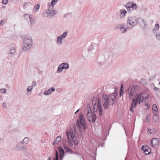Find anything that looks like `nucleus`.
<instances>
[{"label": "nucleus", "mask_w": 160, "mask_h": 160, "mask_svg": "<svg viewBox=\"0 0 160 160\" xmlns=\"http://www.w3.org/2000/svg\"><path fill=\"white\" fill-rule=\"evenodd\" d=\"M148 97V95L146 93L143 92L137 95L132 100V105L131 107L130 111L133 112V109L137 105L142 102L145 100L147 99Z\"/></svg>", "instance_id": "f257e3e1"}, {"label": "nucleus", "mask_w": 160, "mask_h": 160, "mask_svg": "<svg viewBox=\"0 0 160 160\" xmlns=\"http://www.w3.org/2000/svg\"><path fill=\"white\" fill-rule=\"evenodd\" d=\"M116 99V94L115 93L107 96L103 94L102 95V101L103 105L104 108L107 109L108 108L109 104L113 105L115 102Z\"/></svg>", "instance_id": "f03ea898"}, {"label": "nucleus", "mask_w": 160, "mask_h": 160, "mask_svg": "<svg viewBox=\"0 0 160 160\" xmlns=\"http://www.w3.org/2000/svg\"><path fill=\"white\" fill-rule=\"evenodd\" d=\"M84 117L82 115H80L79 119H78L76 123L74 124L73 127L75 131H79L81 132L82 130H85L87 126L85 123Z\"/></svg>", "instance_id": "7ed1b4c3"}, {"label": "nucleus", "mask_w": 160, "mask_h": 160, "mask_svg": "<svg viewBox=\"0 0 160 160\" xmlns=\"http://www.w3.org/2000/svg\"><path fill=\"white\" fill-rule=\"evenodd\" d=\"M92 103L94 110L95 111L99 112L100 115L102 116V112L101 101L99 99L98 97H95L92 100Z\"/></svg>", "instance_id": "20e7f679"}, {"label": "nucleus", "mask_w": 160, "mask_h": 160, "mask_svg": "<svg viewBox=\"0 0 160 160\" xmlns=\"http://www.w3.org/2000/svg\"><path fill=\"white\" fill-rule=\"evenodd\" d=\"M67 138L70 146H72L73 143L76 145L78 144V141L76 137L73 130H71L66 132Z\"/></svg>", "instance_id": "39448f33"}, {"label": "nucleus", "mask_w": 160, "mask_h": 160, "mask_svg": "<svg viewBox=\"0 0 160 160\" xmlns=\"http://www.w3.org/2000/svg\"><path fill=\"white\" fill-rule=\"evenodd\" d=\"M24 46L23 47L22 49L24 51H26L27 49L30 48L31 46L32 43V39L29 38H25L24 39Z\"/></svg>", "instance_id": "423d86ee"}, {"label": "nucleus", "mask_w": 160, "mask_h": 160, "mask_svg": "<svg viewBox=\"0 0 160 160\" xmlns=\"http://www.w3.org/2000/svg\"><path fill=\"white\" fill-rule=\"evenodd\" d=\"M87 118L89 121L94 122L96 120V116L91 110H88L87 114Z\"/></svg>", "instance_id": "0eeeda50"}, {"label": "nucleus", "mask_w": 160, "mask_h": 160, "mask_svg": "<svg viewBox=\"0 0 160 160\" xmlns=\"http://www.w3.org/2000/svg\"><path fill=\"white\" fill-rule=\"evenodd\" d=\"M138 88V86H133L132 87L129 94V97L130 98H132L134 96L137 92V89Z\"/></svg>", "instance_id": "6e6552de"}, {"label": "nucleus", "mask_w": 160, "mask_h": 160, "mask_svg": "<svg viewBox=\"0 0 160 160\" xmlns=\"http://www.w3.org/2000/svg\"><path fill=\"white\" fill-rule=\"evenodd\" d=\"M142 149L143 150L144 153L146 155L149 154L151 152L150 148L146 145H143L142 146Z\"/></svg>", "instance_id": "1a4fd4ad"}, {"label": "nucleus", "mask_w": 160, "mask_h": 160, "mask_svg": "<svg viewBox=\"0 0 160 160\" xmlns=\"http://www.w3.org/2000/svg\"><path fill=\"white\" fill-rule=\"evenodd\" d=\"M151 143L152 147H156L158 145L159 141L157 138H154L152 139Z\"/></svg>", "instance_id": "9d476101"}, {"label": "nucleus", "mask_w": 160, "mask_h": 160, "mask_svg": "<svg viewBox=\"0 0 160 160\" xmlns=\"http://www.w3.org/2000/svg\"><path fill=\"white\" fill-rule=\"evenodd\" d=\"M128 23L132 26H134L136 23V21L132 18H128L127 21Z\"/></svg>", "instance_id": "9b49d317"}, {"label": "nucleus", "mask_w": 160, "mask_h": 160, "mask_svg": "<svg viewBox=\"0 0 160 160\" xmlns=\"http://www.w3.org/2000/svg\"><path fill=\"white\" fill-rule=\"evenodd\" d=\"M58 149L60 153L59 157L60 159H61L64 154V150L61 147H58Z\"/></svg>", "instance_id": "f8f14e48"}, {"label": "nucleus", "mask_w": 160, "mask_h": 160, "mask_svg": "<svg viewBox=\"0 0 160 160\" xmlns=\"http://www.w3.org/2000/svg\"><path fill=\"white\" fill-rule=\"evenodd\" d=\"M152 111L154 114H157L158 113V109L156 104H153L152 106Z\"/></svg>", "instance_id": "ddd939ff"}, {"label": "nucleus", "mask_w": 160, "mask_h": 160, "mask_svg": "<svg viewBox=\"0 0 160 160\" xmlns=\"http://www.w3.org/2000/svg\"><path fill=\"white\" fill-rule=\"evenodd\" d=\"M133 2H128L126 5V7L127 8L128 11L129 10H131V9Z\"/></svg>", "instance_id": "4468645a"}, {"label": "nucleus", "mask_w": 160, "mask_h": 160, "mask_svg": "<svg viewBox=\"0 0 160 160\" xmlns=\"http://www.w3.org/2000/svg\"><path fill=\"white\" fill-rule=\"evenodd\" d=\"M55 90V89L53 88L51 89H49L48 90L44 92V93L45 95H47L51 94L52 92Z\"/></svg>", "instance_id": "2eb2a0df"}, {"label": "nucleus", "mask_w": 160, "mask_h": 160, "mask_svg": "<svg viewBox=\"0 0 160 160\" xmlns=\"http://www.w3.org/2000/svg\"><path fill=\"white\" fill-rule=\"evenodd\" d=\"M148 130L150 134H154L155 133V129L153 128H148Z\"/></svg>", "instance_id": "dca6fc26"}, {"label": "nucleus", "mask_w": 160, "mask_h": 160, "mask_svg": "<svg viewBox=\"0 0 160 160\" xmlns=\"http://www.w3.org/2000/svg\"><path fill=\"white\" fill-rule=\"evenodd\" d=\"M61 140V137H57L54 142L53 143V145L58 144Z\"/></svg>", "instance_id": "f3484780"}, {"label": "nucleus", "mask_w": 160, "mask_h": 160, "mask_svg": "<svg viewBox=\"0 0 160 160\" xmlns=\"http://www.w3.org/2000/svg\"><path fill=\"white\" fill-rule=\"evenodd\" d=\"M40 5L39 4H36L34 7L33 11L34 12H36L40 8Z\"/></svg>", "instance_id": "a211bd4d"}, {"label": "nucleus", "mask_w": 160, "mask_h": 160, "mask_svg": "<svg viewBox=\"0 0 160 160\" xmlns=\"http://www.w3.org/2000/svg\"><path fill=\"white\" fill-rule=\"evenodd\" d=\"M64 68V67L62 66V64L59 66L58 69V71L59 72H61Z\"/></svg>", "instance_id": "6ab92c4d"}, {"label": "nucleus", "mask_w": 160, "mask_h": 160, "mask_svg": "<svg viewBox=\"0 0 160 160\" xmlns=\"http://www.w3.org/2000/svg\"><path fill=\"white\" fill-rule=\"evenodd\" d=\"M157 114H155L153 117V119L155 122H158L159 120V117L158 116L156 115Z\"/></svg>", "instance_id": "aec40b11"}, {"label": "nucleus", "mask_w": 160, "mask_h": 160, "mask_svg": "<svg viewBox=\"0 0 160 160\" xmlns=\"http://www.w3.org/2000/svg\"><path fill=\"white\" fill-rule=\"evenodd\" d=\"M24 18H26V19L28 18L30 20V22H31V23L33 21V20L30 17V16L28 14H25L24 15Z\"/></svg>", "instance_id": "412c9836"}, {"label": "nucleus", "mask_w": 160, "mask_h": 160, "mask_svg": "<svg viewBox=\"0 0 160 160\" xmlns=\"http://www.w3.org/2000/svg\"><path fill=\"white\" fill-rule=\"evenodd\" d=\"M124 91L123 89V85L122 84L121 85V89L120 90V96H122L123 94V92Z\"/></svg>", "instance_id": "4be33fe9"}, {"label": "nucleus", "mask_w": 160, "mask_h": 160, "mask_svg": "<svg viewBox=\"0 0 160 160\" xmlns=\"http://www.w3.org/2000/svg\"><path fill=\"white\" fill-rule=\"evenodd\" d=\"M62 38H63L62 35H61V36H59L58 38L57 42H59L60 44H61L62 43Z\"/></svg>", "instance_id": "5701e85b"}, {"label": "nucleus", "mask_w": 160, "mask_h": 160, "mask_svg": "<svg viewBox=\"0 0 160 160\" xmlns=\"http://www.w3.org/2000/svg\"><path fill=\"white\" fill-rule=\"evenodd\" d=\"M29 141V139L27 137H25L23 140V142L25 143H27Z\"/></svg>", "instance_id": "b1692460"}, {"label": "nucleus", "mask_w": 160, "mask_h": 160, "mask_svg": "<svg viewBox=\"0 0 160 160\" xmlns=\"http://www.w3.org/2000/svg\"><path fill=\"white\" fill-rule=\"evenodd\" d=\"M58 0H52L51 2V5L53 7V6L57 3Z\"/></svg>", "instance_id": "393cba45"}, {"label": "nucleus", "mask_w": 160, "mask_h": 160, "mask_svg": "<svg viewBox=\"0 0 160 160\" xmlns=\"http://www.w3.org/2000/svg\"><path fill=\"white\" fill-rule=\"evenodd\" d=\"M64 148L65 149L66 151L67 152H72V151L70 149H69L67 147H64Z\"/></svg>", "instance_id": "a878e982"}, {"label": "nucleus", "mask_w": 160, "mask_h": 160, "mask_svg": "<svg viewBox=\"0 0 160 160\" xmlns=\"http://www.w3.org/2000/svg\"><path fill=\"white\" fill-rule=\"evenodd\" d=\"M62 64V66L64 67V68L65 69H67L68 68L69 66H68V65L67 63H63Z\"/></svg>", "instance_id": "bb28decb"}, {"label": "nucleus", "mask_w": 160, "mask_h": 160, "mask_svg": "<svg viewBox=\"0 0 160 160\" xmlns=\"http://www.w3.org/2000/svg\"><path fill=\"white\" fill-rule=\"evenodd\" d=\"M137 8V6L136 4L133 3L131 9L133 10L136 9Z\"/></svg>", "instance_id": "cd10ccee"}, {"label": "nucleus", "mask_w": 160, "mask_h": 160, "mask_svg": "<svg viewBox=\"0 0 160 160\" xmlns=\"http://www.w3.org/2000/svg\"><path fill=\"white\" fill-rule=\"evenodd\" d=\"M121 14L123 13L124 16L127 13V11L124 9H121L120 10Z\"/></svg>", "instance_id": "c85d7f7f"}, {"label": "nucleus", "mask_w": 160, "mask_h": 160, "mask_svg": "<svg viewBox=\"0 0 160 160\" xmlns=\"http://www.w3.org/2000/svg\"><path fill=\"white\" fill-rule=\"evenodd\" d=\"M58 152L57 151L56 152L55 154V158L53 160H58Z\"/></svg>", "instance_id": "c756f323"}, {"label": "nucleus", "mask_w": 160, "mask_h": 160, "mask_svg": "<svg viewBox=\"0 0 160 160\" xmlns=\"http://www.w3.org/2000/svg\"><path fill=\"white\" fill-rule=\"evenodd\" d=\"M15 52V50L14 48L13 47L11 50L10 53L11 54H12L14 53Z\"/></svg>", "instance_id": "7c9ffc66"}, {"label": "nucleus", "mask_w": 160, "mask_h": 160, "mask_svg": "<svg viewBox=\"0 0 160 160\" xmlns=\"http://www.w3.org/2000/svg\"><path fill=\"white\" fill-rule=\"evenodd\" d=\"M159 25L158 24H156L155 26L154 29L158 30L159 29Z\"/></svg>", "instance_id": "2f4dec72"}, {"label": "nucleus", "mask_w": 160, "mask_h": 160, "mask_svg": "<svg viewBox=\"0 0 160 160\" xmlns=\"http://www.w3.org/2000/svg\"><path fill=\"white\" fill-rule=\"evenodd\" d=\"M29 5V3L28 2H25L24 4V7L26 8Z\"/></svg>", "instance_id": "473e14b6"}, {"label": "nucleus", "mask_w": 160, "mask_h": 160, "mask_svg": "<svg viewBox=\"0 0 160 160\" xmlns=\"http://www.w3.org/2000/svg\"><path fill=\"white\" fill-rule=\"evenodd\" d=\"M8 2V0H2V3L3 4H6Z\"/></svg>", "instance_id": "72a5a7b5"}, {"label": "nucleus", "mask_w": 160, "mask_h": 160, "mask_svg": "<svg viewBox=\"0 0 160 160\" xmlns=\"http://www.w3.org/2000/svg\"><path fill=\"white\" fill-rule=\"evenodd\" d=\"M1 91L2 93H5L6 92V90L5 89H1Z\"/></svg>", "instance_id": "f704fd0d"}, {"label": "nucleus", "mask_w": 160, "mask_h": 160, "mask_svg": "<svg viewBox=\"0 0 160 160\" xmlns=\"http://www.w3.org/2000/svg\"><path fill=\"white\" fill-rule=\"evenodd\" d=\"M67 35V32H64L63 33V34L62 35L63 38L66 37Z\"/></svg>", "instance_id": "c9c22d12"}, {"label": "nucleus", "mask_w": 160, "mask_h": 160, "mask_svg": "<svg viewBox=\"0 0 160 160\" xmlns=\"http://www.w3.org/2000/svg\"><path fill=\"white\" fill-rule=\"evenodd\" d=\"M32 89V88L31 86H29L28 87L27 89L28 91H31Z\"/></svg>", "instance_id": "e433bc0d"}, {"label": "nucleus", "mask_w": 160, "mask_h": 160, "mask_svg": "<svg viewBox=\"0 0 160 160\" xmlns=\"http://www.w3.org/2000/svg\"><path fill=\"white\" fill-rule=\"evenodd\" d=\"M4 23V22L2 20L1 21L0 23V25H3Z\"/></svg>", "instance_id": "4c0bfd02"}, {"label": "nucleus", "mask_w": 160, "mask_h": 160, "mask_svg": "<svg viewBox=\"0 0 160 160\" xmlns=\"http://www.w3.org/2000/svg\"><path fill=\"white\" fill-rule=\"evenodd\" d=\"M156 37L158 39H160V35H157Z\"/></svg>", "instance_id": "58836bf2"}, {"label": "nucleus", "mask_w": 160, "mask_h": 160, "mask_svg": "<svg viewBox=\"0 0 160 160\" xmlns=\"http://www.w3.org/2000/svg\"><path fill=\"white\" fill-rule=\"evenodd\" d=\"M2 107L4 108H6V103H3L2 105Z\"/></svg>", "instance_id": "ea45409f"}, {"label": "nucleus", "mask_w": 160, "mask_h": 160, "mask_svg": "<svg viewBox=\"0 0 160 160\" xmlns=\"http://www.w3.org/2000/svg\"><path fill=\"white\" fill-rule=\"evenodd\" d=\"M159 89L157 88H156V87H155L154 88V90H158Z\"/></svg>", "instance_id": "a19ab883"}, {"label": "nucleus", "mask_w": 160, "mask_h": 160, "mask_svg": "<svg viewBox=\"0 0 160 160\" xmlns=\"http://www.w3.org/2000/svg\"><path fill=\"white\" fill-rule=\"evenodd\" d=\"M51 159V157H49L48 158V160H50Z\"/></svg>", "instance_id": "79ce46f5"}, {"label": "nucleus", "mask_w": 160, "mask_h": 160, "mask_svg": "<svg viewBox=\"0 0 160 160\" xmlns=\"http://www.w3.org/2000/svg\"><path fill=\"white\" fill-rule=\"evenodd\" d=\"M79 111V109H78V110H77V111L75 112V113H76L78 112Z\"/></svg>", "instance_id": "37998d69"}, {"label": "nucleus", "mask_w": 160, "mask_h": 160, "mask_svg": "<svg viewBox=\"0 0 160 160\" xmlns=\"http://www.w3.org/2000/svg\"><path fill=\"white\" fill-rule=\"evenodd\" d=\"M79 111V109H78V110H77V111L75 112V113H76L78 112Z\"/></svg>", "instance_id": "c03bdc74"}, {"label": "nucleus", "mask_w": 160, "mask_h": 160, "mask_svg": "<svg viewBox=\"0 0 160 160\" xmlns=\"http://www.w3.org/2000/svg\"><path fill=\"white\" fill-rule=\"evenodd\" d=\"M33 86H35V82L33 83Z\"/></svg>", "instance_id": "a18cd8bd"}, {"label": "nucleus", "mask_w": 160, "mask_h": 160, "mask_svg": "<svg viewBox=\"0 0 160 160\" xmlns=\"http://www.w3.org/2000/svg\"><path fill=\"white\" fill-rule=\"evenodd\" d=\"M145 106H147V107H148V104H145Z\"/></svg>", "instance_id": "49530a36"}, {"label": "nucleus", "mask_w": 160, "mask_h": 160, "mask_svg": "<svg viewBox=\"0 0 160 160\" xmlns=\"http://www.w3.org/2000/svg\"><path fill=\"white\" fill-rule=\"evenodd\" d=\"M159 84L160 85V82H159Z\"/></svg>", "instance_id": "de8ad7c7"}]
</instances>
